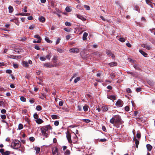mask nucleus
Wrapping results in <instances>:
<instances>
[{
	"mask_svg": "<svg viewBox=\"0 0 155 155\" xmlns=\"http://www.w3.org/2000/svg\"><path fill=\"white\" fill-rule=\"evenodd\" d=\"M70 154V151L69 150H66V151L65 153V155H69Z\"/></svg>",
	"mask_w": 155,
	"mask_h": 155,
	"instance_id": "obj_51",
	"label": "nucleus"
},
{
	"mask_svg": "<svg viewBox=\"0 0 155 155\" xmlns=\"http://www.w3.org/2000/svg\"><path fill=\"white\" fill-rule=\"evenodd\" d=\"M110 122L113 124L114 126H116V125L115 124V119L114 116V117L112 118L110 120Z\"/></svg>",
	"mask_w": 155,
	"mask_h": 155,
	"instance_id": "obj_12",
	"label": "nucleus"
},
{
	"mask_svg": "<svg viewBox=\"0 0 155 155\" xmlns=\"http://www.w3.org/2000/svg\"><path fill=\"white\" fill-rule=\"evenodd\" d=\"M27 7H26V6H25L24 8H22V10H23V11L25 12H27Z\"/></svg>",
	"mask_w": 155,
	"mask_h": 155,
	"instance_id": "obj_56",
	"label": "nucleus"
},
{
	"mask_svg": "<svg viewBox=\"0 0 155 155\" xmlns=\"http://www.w3.org/2000/svg\"><path fill=\"white\" fill-rule=\"evenodd\" d=\"M33 116H34V117L35 119H38V115L36 113H35L34 114Z\"/></svg>",
	"mask_w": 155,
	"mask_h": 155,
	"instance_id": "obj_49",
	"label": "nucleus"
},
{
	"mask_svg": "<svg viewBox=\"0 0 155 155\" xmlns=\"http://www.w3.org/2000/svg\"><path fill=\"white\" fill-rule=\"evenodd\" d=\"M45 40L48 43H52V41L49 40V38H45Z\"/></svg>",
	"mask_w": 155,
	"mask_h": 155,
	"instance_id": "obj_34",
	"label": "nucleus"
},
{
	"mask_svg": "<svg viewBox=\"0 0 155 155\" xmlns=\"http://www.w3.org/2000/svg\"><path fill=\"white\" fill-rule=\"evenodd\" d=\"M65 10L67 12H71V10L69 7L67 6Z\"/></svg>",
	"mask_w": 155,
	"mask_h": 155,
	"instance_id": "obj_30",
	"label": "nucleus"
},
{
	"mask_svg": "<svg viewBox=\"0 0 155 155\" xmlns=\"http://www.w3.org/2000/svg\"><path fill=\"white\" fill-rule=\"evenodd\" d=\"M65 25L68 26H71V23L69 22H68V21H66L65 23Z\"/></svg>",
	"mask_w": 155,
	"mask_h": 155,
	"instance_id": "obj_44",
	"label": "nucleus"
},
{
	"mask_svg": "<svg viewBox=\"0 0 155 155\" xmlns=\"http://www.w3.org/2000/svg\"><path fill=\"white\" fill-rule=\"evenodd\" d=\"M21 143L20 141L17 140H14L11 145V147L14 149H17L20 147Z\"/></svg>",
	"mask_w": 155,
	"mask_h": 155,
	"instance_id": "obj_2",
	"label": "nucleus"
},
{
	"mask_svg": "<svg viewBox=\"0 0 155 155\" xmlns=\"http://www.w3.org/2000/svg\"><path fill=\"white\" fill-rule=\"evenodd\" d=\"M69 51L71 53H77L79 52V49L78 48H72L70 49Z\"/></svg>",
	"mask_w": 155,
	"mask_h": 155,
	"instance_id": "obj_6",
	"label": "nucleus"
},
{
	"mask_svg": "<svg viewBox=\"0 0 155 155\" xmlns=\"http://www.w3.org/2000/svg\"><path fill=\"white\" fill-rule=\"evenodd\" d=\"M134 67L136 69L139 70L140 69V67L137 64H135L134 65Z\"/></svg>",
	"mask_w": 155,
	"mask_h": 155,
	"instance_id": "obj_31",
	"label": "nucleus"
},
{
	"mask_svg": "<svg viewBox=\"0 0 155 155\" xmlns=\"http://www.w3.org/2000/svg\"><path fill=\"white\" fill-rule=\"evenodd\" d=\"M60 39L59 38H58L56 42V44L57 45L60 42Z\"/></svg>",
	"mask_w": 155,
	"mask_h": 155,
	"instance_id": "obj_62",
	"label": "nucleus"
},
{
	"mask_svg": "<svg viewBox=\"0 0 155 155\" xmlns=\"http://www.w3.org/2000/svg\"><path fill=\"white\" fill-rule=\"evenodd\" d=\"M141 46L143 48H146L147 50H150L151 49V46L149 45L143 44L141 45Z\"/></svg>",
	"mask_w": 155,
	"mask_h": 155,
	"instance_id": "obj_8",
	"label": "nucleus"
},
{
	"mask_svg": "<svg viewBox=\"0 0 155 155\" xmlns=\"http://www.w3.org/2000/svg\"><path fill=\"white\" fill-rule=\"evenodd\" d=\"M46 57H41L40 58V60L41 61H45L46 60Z\"/></svg>",
	"mask_w": 155,
	"mask_h": 155,
	"instance_id": "obj_45",
	"label": "nucleus"
},
{
	"mask_svg": "<svg viewBox=\"0 0 155 155\" xmlns=\"http://www.w3.org/2000/svg\"><path fill=\"white\" fill-rule=\"evenodd\" d=\"M52 129V127L49 125L42 127L41 128V135L46 137H48L49 133L48 130Z\"/></svg>",
	"mask_w": 155,
	"mask_h": 155,
	"instance_id": "obj_1",
	"label": "nucleus"
},
{
	"mask_svg": "<svg viewBox=\"0 0 155 155\" xmlns=\"http://www.w3.org/2000/svg\"><path fill=\"white\" fill-rule=\"evenodd\" d=\"M43 66L45 68H51L54 66L52 64L48 62L44 64Z\"/></svg>",
	"mask_w": 155,
	"mask_h": 155,
	"instance_id": "obj_9",
	"label": "nucleus"
},
{
	"mask_svg": "<svg viewBox=\"0 0 155 155\" xmlns=\"http://www.w3.org/2000/svg\"><path fill=\"white\" fill-rule=\"evenodd\" d=\"M67 138L68 140V142L69 143H71L72 142V141L71 140V136L70 134H69V133H68L67 134Z\"/></svg>",
	"mask_w": 155,
	"mask_h": 155,
	"instance_id": "obj_13",
	"label": "nucleus"
},
{
	"mask_svg": "<svg viewBox=\"0 0 155 155\" xmlns=\"http://www.w3.org/2000/svg\"><path fill=\"white\" fill-rule=\"evenodd\" d=\"M39 21L42 22H44L45 21V18L43 16H41L38 18Z\"/></svg>",
	"mask_w": 155,
	"mask_h": 155,
	"instance_id": "obj_20",
	"label": "nucleus"
},
{
	"mask_svg": "<svg viewBox=\"0 0 155 155\" xmlns=\"http://www.w3.org/2000/svg\"><path fill=\"white\" fill-rule=\"evenodd\" d=\"M32 64V61L30 60H28V62L27 61H22V65L24 67H27L29 66L28 64Z\"/></svg>",
	"mask_w": 155,
	"mask_h": 155,
	"instance_id": "obj_4",
	"label": "nucleus"
},
{
	"mask_svg": "<svg viewBox=\"0 0 155 155\" xmlns=\"http://www.w3.org/2000/svg\"><path fill=\"white\" fill-rule=\"evenodd\" d=\"M6 111V110L5 109H3L1 110V113L3 114L5 113Z\"/></svg>",
	"mask_w": 155,
	"mask_h": 155,
	"instance_id": "obj_55",
	"label": "nucleus"
},
{
	"mask_svg": "<svg viewBox=\"0 0 155 155\" xmlns=\"http://www.w3.org/2000/svg\"><path fill=\"white\" fill-rule=\"evenodd\" d=\"M112 54V53L111 51H107V54L109 56H111V54Z\"/></svg>",
	"mask_w": 155,
	"mask_h": 155,
	"instance_id": "obj_41",
	"label": "nucleus"
},
{
	"mask_svg": "<svg viewBox=\"0 0 155 155\" xmlns=\"http://www.w3.org/2000/svg\"><path fill=\"white\" fill-rule=\"evenodd\" d=\"M29 140L30 141L33 142L35 140V138L33 137H31L29 138Z\"/></svg>",
	"mask_w": 155,
	"mask_h": 155,
	"instance_id": "obj_60",
	"label": "nucleus"
},
{
	"mask_svg": "<svg viewBox=\"0 0 155 155\" xmlns=\"http://www.w3.org/2000/svg\"><path fill=\"white\" fill-rule=\"evenodd\" d=\"M64 30L65 31H66L68 32H69L71 31V29H69L68 28H65L64 29Z\"/></svg>",
	"mask_w": 155,
	"mask_h": 155,
	"instance_id": "obj_57",
	"label": "nucleus"
},
{
	"mask_svg": "<svg viewBox=\"0 0 155 155\" xmlns=\"http://www.w3.org/2000/svg\"><path fill=\"white\" fill-rule=\"evenodd\" d=\"M63 104V101H60L59 103V105L60 106H61Z\"/></svg>",
	"mask_w": 155,
	"mask_h": 155,
	"instance_id": "obj_58",
	"label": "nucleus"
},
{
	"mask_svg": "<svg viewBox=\"0 0 155 155\" xmlns=\"http://www.w3.org/2000/svg\"><path fill=\"white\" fill-rule=\"evenodd\" d=\"M8 10L9 12L10 13H12L13 11V8L12 6L10 5L8 7Z\"/></svg>",
	"mask_w": 155,
	"mask_h": 155,
	"instance_id": "obj_27",
	"label": "nucleus"
},
{
	"mask_svg": "<svg viewBox=\"0 0 155 155\" xmlns=\"http://www.w3.org/2000/svg\"><path fill=\"white\" fill-rule=\"evenodd\" d=\"M115 119V124L117 127H119L118 125L122 124L123 123V121L122 120L121 117L119 115L114 116Z\"/></svg>",
	"mask_w": 155,
	"mask_h": 155,
	"instance_id": "obj_3",
	"label": "nucleus"
},
{
	"mask_svg": "<svg viewBox=\"0 0 155 155\" xmlns=\"http://www.w3.org/2000/svg\"><path fill=\"white\" fill-rule=\"evenodd\" d=\"M34 37L35 38H37L38 39H41V38L38 35H34Z\"/></svg>",
	"mask_w": 155,
	"mask_h": 155,
	"instance_id": "obj_37",
	"label": "nucleus"
},
{
	"mask_svg": "<svg viewBox=\"0 0 155 155\" xmlns=\"http://www.w3.org/2000/svg\"><path fill=\"white\" fill-rule=\"evenodd\" d=\"M23 128V125L21 124H20L18 125V129L21 130Z\"/></svg>",
	"mask_w": 155,
	"mask_h": 155,
	"instance_id": "obj_48",
	"label": "nucleus"
},
{
	"mask_svg": "<svg viewBox=\"0 0 155 155\" xmlns=\"http://www.w3.org/2000/svg\"><path fill=\"white\" fill-rule=\"evenodd\" d=\"M76 16L78 18L81 20L82 21H84L86 20V19L85 18H84L81 15L79 14H76Z\"/></svg>",
	"mask_w": 155,
	"mask_h": 155,
	"instance_id": "obj_11",
	"label": "nucleus"
},
{
	"mask_svg": "<svg viewBox=\"0 0 155 155\" xmlns=\"http://www.w3.org/2000/svg\"><path fill=\"white\" fill-rule=\"evenodd\" d=\"M134 140L135 141L136 147L137 148L139 143V141L135 138H134Z\"/></svg>",
	"mask_w": 155,
	"mask_h": 155,
	"instance_id": "obj_26",
	"label": "nucleus"
},
{
	"mask_svg": "<svg viewBox=\"0 0 155 155\" xmlns=\"http://www.w3.org/2000/svg\"><path fill=\"white\" fill-rule=\"evenodd\" d=\"M88 107L87 105H85L83 107V109L85 111H87L88 110Z\"/></svg>",
	"mask_w": 155,
	"mask_h": 155,
	"instance_id": "obj_39",
	"label": "nucleus"
},
{
	"mask_svg": "<svg viewBox=\"0 0 155 155\" xmlns=\"http://www.w3.org/2000/svg\"><path fill=\"white\" fill-rule=\"evenodd\" d=\"M53 153L54 155H58V150L57 148H55L53 150Z\"/></svg>",
	"mask_w": 155,
	"mask_h": 155,
	"instance_id": "obj_19",
	"label": "nucleus"
},
{
	"mask_svg": "<svg viewBox=\"0 0 155 155\" xmlns=\"http://www.w3.org/2000/svg\"><path fill=\"white\" fill-rule=\"evenodd\" d=\"M25 15V13H18V14H16V15H21V16H24Z\"/></svg>",
	"mask_w": 155,
	"mask_h": 155,
	"instance_id": "obj_59",
	"label": "nucleus"
},
{
	"mask_svg": "<svg viewBox=\"0 0 155 155\" xmlns=\"http://www.w3.org/2000/svg\"><path fill=\"white\" fill-rule=\"evenodd\" d=\"M57 50L58 52L60 53H62L64 51L63 50H62V49L61 48H57Z\"/></svg>",
	"mask_w": 155,
	"mask_h": 155,
	"instance_id": "obj_36",
	"label": "nucleus"
},
{
	"mask_svg": "<svg viewBox=\"0 0 155 155\" xmlns=\"http://www.w3.org/2000/svg\"><path fill=\"white\" fill-rule=\"evenodd\" d=\"M35 150L36 151V153L37 154H38L39 153L40 151V148L37 147H35Z\"/></svg>",
	"mask_w": 155,
	"mask_h": 155,
	"instance_id": "obj_25",
	"label": "nucleus"
},
{
	"mask_svg": "<svg viewBox=\"0 0 155 155\" xmlns=\"http://www.w3.org/2000/svg\"><path fill=\"white\" fill-rule=\"evenodd\" d=\"M88 34L86 32H84L83 36V40H86L87 39V36Z\"/></svg>",
	"mask_w": 155,
	"mask_h": 155,
	"instance_id": "obj_18",
	"label": "nucleus"
},
{
	"mask_svg": "<svg viewBox=\"0 0 155 155\" xmlns=\"http://www.w3.org/2000/svg\"><path fill=\"white\" fill-rule=\"evenodd\" d=\"M109 64L110 66L112 67L116 66L117 65V63L114 62H112L110 63Z\"/></svg>",
	"mask_w": 155,
	"mask_h": 155,
	"instance_id": "obj_28",
	"label": "nucleus"
},
{
	"mask_svg": "<svg viewBox=\"0 0 155 155\" xmlns=\"http://www.w3.org/2000/svg\"><path fill=\"white\" fill-rule=\"evenodd\" d=\"M51 117L54 120L60 118V117L57 115H51Z\"/></svg>",
	"mask_w": 155,
	"mask_h": 155,
	"instance_id": "obj_16",
	"label": "nucleus"
},
{
	"mask_svg": "<svg viewBox=\"0 0 155 155\" xmlns=\"http://www.w3.org/2000/svg\"><path fill=\"white\" fill-rule=\"evenodd\" d=\"M136 90L137 92H140L141 91V88L140 87H138L136 89Z\"/></svg>",
	"mask_w": 155,
	"mask_h": 155,
	"instance_id": "obj_64",
	"label": "nucleus"
},
{
	"mask_svg": "<svg viewBox=\"0 0 155 155\" xmlns=\"http://www.w3.org/2000/svg\"><path fill=\"white\" fill-rule=\"evenodd\" d=\"M146 3L149 5H150L151 3V1L152 0H145Z\"/></svg>",
	"mask_w": 155,
	"mask_h": 155,
	"instance_id": "obj_47",
	"label": "nucleus"
},
{
	"mask_svg": "<svg viewBox=\"0 0 155 155\" xmlns=\"http://www.w3.org/2000/svg\"><path fill=\"white\" fill-rule=\"evenodd\" d=\"M125 110L127 111H128L129 110V107L128 106H126L125 107Z\"/></svg>",
	"mask_w": 155,
	"mask_h": 155,
	"instance_id": "obj_61",
	"label": "nucleus"
},
{
	"mask_svg": "<svg viewBox=\"0 0 155 155\" xmlns=\"http://www.w3.org/2000/svg\"><path fill=\"white\" fill-rule=\"evenodd\" d=\"M10 57H9V58H10L13 59H20L21 58V55H19L18 56L11 55L10 56Z\"/></svg>",
	"mask_w": 155,
	"mask_h": 155,
	"instance_id": "obj_14",
	"label": "nucleus"
},
{
	"mask_svg": "<svg viewBox=\"0 0 155 155\" xmlns=\"http://www.w3.org/2000/svg\"><path fill=\"white\" fill-rule=\"evenodd\" d=\"M107 98L110 100L115 99V96L113 95H108L107 96Z\"/></svg>",
	"mask_w": 155,
	"mask_h": 155,
	"instance_id": "obj_17",
	"label": "nucleus"
},
{
	"mask_svg": "<svg viewBox=\"0 0 155 155\" xmlns=\"http://www.w3.org/2000/svg\"><path fill=\"white\" fill-rule=\"evenodd\" d=\"M115 75L114 73H111L110 74V76L112 79H113L115 77Z\"/></svg>",
	"mask_w": 155,
	"mask_h": 155,
	"instance_id": "obj_43",
	"label": "nucleus"
},
{
	"mask_svg": "<svg viewBox=\"0 0 155 155\" xmlns=\"http://www.w3.org/2000/svg\"><path fill=\"white\" fill-rule=\"evenodd\" d=\"M123 103L121 100H118L116 103V105L118 107H121L123 105Z\"/></svg>",
	"mask_w": 155,
	"mask_h": 155,
	"instance_id": "obj_7",
	"label": "nucleus"
},
{
	"mask_svg": "<svg viewBox=\"0 0 155 155\" xmlns=\"http://www.w3.org/2000/svg\"><path fill=\"white\" fill-rule=\"evenodd\" d=\"M101 110L102 111H106L108 110V108L106 106H103L101 108Z\"/></svg>",
	"mask_w": 155,
	"mask_h": 155,
	"instance_id": "obj_22",
	"label": "nucleus"
},
{
	"mask_svg": "<svg viewBox=\"0 0 155 155\" xmlns=\"http://www.w3.org/2000/svg\"><path fill=\"white\" fill-rule=\"evenodd\" d=\"M119 40L122 42H124L125 41V39L123 38H120L119 39Z\"/></svg>",
	"mask_w": 155,
	"mask_h": 155,
	"instance_id": "obj_46",
	"label": "nucleus"
},
{
	"mask_svg": "<svg viewBox=\"0 0 155 155\" xmlns=\"http://www.w3.org/2000/svg\"><path fill=\"white\" fill-rule=\"evenodd\" d=\"M15 45H12V48H14L15 49L14 50V51L17 52L19 53V52H22L24 51L22 49H18V48H15Z\"/></svg>",
	"mask_w": 155,
	"mask_h": 155,
	"instance_id": "obj_10",
	"label": "nucleus"
},
{
	"mask_svg": "<svg viewBox=\"0 0 155 155\" xmlns=\"http://www.w3.org/2000/svg\"><path fill=\"white\" fill-rule=\"evenodd\" d=\"M1 117L2 119H5L6 117V116L5 114L1 115Z\"/></svg>",
	"mask_w": 155,
	"mask_h": 155,
	"instance_id": "obj_54",
	"label": "nucleus"
},
{
	"mask_svg": "<svg viewBox=\"0 0 155 155\" xmlns=\"http://www.w3.org/2000/svg\"><path fill=\"white\" fill-rule=\"evenodd\" d=\"M54 125L56 126L58 125L59 124V121L58 120H56L54 122Z\"/></svg>",
	"mask_w": 155,
	"mask_h": 155,
	"instance_id": "obj_52",
	"label": "nucleus"
},
{
	"mask_svg": "<svg viewBox=\"0 0 155 155\" xmlns=\"http://www.w3.org/2000/svg\"><path fill=\"white\" fill-rule=\"evenodd\" d=\"M20 100L23 102H25L26 101V98L23 96L21 97L20 98Z\"/></svg>",
	"mask_w": 155,
	"mask_h": 155,
	"instance_id": "obj_32",
	"label": "nucleus"
},
{
	"mask_svg": "<svg viewBox=\"0 0 155 155\" xmlns=\"http://www.w3.org/2000/svg\"><path fill=\"white\" fill-rule=\"evenodd\" d=\"M139 52L142 54L145 57H147V54L144 52L143 51L140 50H139Z\"/></svg>",
	"mask_w": 155,
	"mask_h": 155,
	"instance_id": "obj_21",
	"label": "nucleus"
},
{
	"mask_svg": "<svg viewBox=\"0 0 155 155\" xmlns=\"http://www.w3.org/2000/svg\"><path fill=\"white\" fill-rule=\"evenodd\" d=\"M84 6L87 10H90V7L89 6L86 5H84Z\"/></svg>",
	"mask_w": 155,
	"mask_h": 155,
	"instance_id": "obj_42",
	"label": "nucleus"
},
{
	"mask_svg": "<svg viewBox=\"0 0 155 155\" xmlns=\"http://www.w3.org/2000/svg\"><path fill=\"white\" fill-rule=\"evenodd\" d=\"M29 101L31 104H33L35 102V100L34 99L32 98Z\"/></svg>",
	"mask_w": 155,
	"mask_h": 155,
	"instance_id": "obj_53",
	"label": "nucleus"
},
{
	"mask_svg": "<svg viewBox=\"0 0 155 155\" xmlns=\"http://www.w3.org/2000/svg\"><path fill=\"white\" fill-rule=\"evenodd\" d=\"M1 153L2 155H9L10 154V152L8 150L5 151L3 149H1Z\"/></svg>",
	"mask_w": 155,
	"mask_h": 155,
	"instance_id": "obj_5",
	"label": "nucleus"
},
{
	"mask_svg": "<svg viewBox=\"0 0 155 155\" xmlns=\"http://www.w3.org/2000/svg\"><path fill=\"white\" fill-rule=\"evenodd\" d=\"M147 150L149 151H151L152 148V146L150 144H147Z\"/></svg>",
	"mask_w": 155,
	"mask_h": 155,
	"instance_id": "obj_23",
	"label": "nucleus"
},
{
	"mask_svg": "<svg viewBox=\"0 0 155 155\" xmlns=\"http://www.w3.org/2000/svg\"><path fill=\"white\" fill-rule=\"evenodd\" d=\"M35 27V25L34 24H32L29 27V29L31 30L33 29Z\"/></svg>",
	"mask_w": 155,
	"mask_h": 155,
	"instance_id": "obj_35",
	"label": "nucleus"
},
{
	"mask_svg": "<svg viewBox=\"0 0 155 155\" xmlns=\"http://www.w3.org/2000/svg\"><path fill=\"white\" fill-rule=\"evenodd\" d=\"M80 78L79 77L76 78L74 80V82L75 83H76L77 82L80 80Z\"/></svg>",
	"mask_w": 155,
	"mask_h": 155,
	"instance_id": "obj_33",
	"label": "nucleus"
},
{
	"mask_svg": "<svg viewBox=\"0 0 155 155\" xmlns=\"http://www.w3.org/2000/svg\"><path fill=\"white\" fill-rule=\"evenodd\" d=\"M74 137V138L75 139V140H73L72 142L73 143H76L78 140V137H77V136L75 134V136Z\"/></svg>",
	"mask_w": 155,
	"mask_h": 155,
	"instance_id": "obj_29",
	"label": "nucleus"
},
{
	"mask_svg": "<svg viewBox=\"0 0 155 155\" xmlns=\"http://www.w3.org/2000/svg\"><path fill=\"white\" fill-rule=\"evenodd\" d=\"M35 121L38 124H41L43 122V120L40 118H38L35 120Z\"/></svg>",
	"mask_w": 155,
	"mask_h": 155,
	"instance_id": "obj_15",
	"label": "nucleus"
},
{
	"mask_svg": "<svg viewBox=\"0 0 155 155\" xmlns=\"http://www.w3.org/2000/svg\"><path fill=\"white\" fill-rule=\"evenodd\" d=\"M82 121L87 123H88L90 122V120L88 119H84L82 120Z\"/></svg>",
	"mask_w": 155,
	"mask_h": 155,
	"instance_id": "obj_40",
	"label": "nucleus"
},
{
	"mask_svg": "<svg viewBox=\"0 0 155 155\" xmlns=\"http://www.w3.org/2000/svg\"><path fill=\"white\" fill-rule=\"evenodd\" d=\"M106 140H107L106 139L103 138V139H101L99 140L98 141L99 142H103L106 141Z\"/></svg>",
	"mask_w": 155,
	"mask_h": 155,
	"instance_id": "obj_50",
	"label": "nucleus"
},
{
	"mask_svg": "<svg viewBox=\"0 0 155 155\" xmlns=\"http://www.w3.org/2000/svg\"><path fill=\"white\" fill-rule=\"evenodd\" d=\"M41 107L40 105H38L36 107V109L38 111H40L41 110Z\"/></svg>",
	"mask_w": 155,
	"mask_h": 155,
	"instance_id": "obj_38",
	"label": "nucleus"
},
{
	"mask_svg": "<svg viewBox=\"0 0 155 155\" xmlns=\"http://www.w3.org/2000/svg\"><path fill=\"white\" fill-rule=\"evenodd\" d=\"M12 71L11 70H7L6 71V72L8 74H11L12 73Z\"/></svg>",
	"mask_w": 155,
	"mask_h": 155,
	"instance_id": "obj_63",
	"label": "nucleus"
},
{
	"mask_svg": "<svg viewBox=\"0 0 155 155\" xmlns=\"http://www.w3.org/2000/svg\"><path fill=\"white\" fill-rule=\"evenodd\" d=\"M52 54L51 53H50L47 55L46 57V58H47L48 59L50 60V58L51 57Z\"/></svg>",
	"mask_w": 155,
	"mask_h": 155,
	"instance_id": "obj_24",
	"label": "nucleus"
}]
</instances>
